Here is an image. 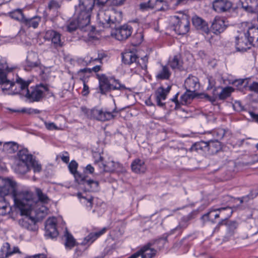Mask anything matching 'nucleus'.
Segmentation results:
<instances>
[{"label":"nucleus","instance_id":"nucleus-1","mask_svg":"<svg viewBox=\"0 0 258 258\" xmlns=\"http://www.w3.org/2000/svg\"><path fill=\"white\" fill-rule=\"evenodd\" d=\"M10 195L13 198L16 207H19L24 211L27 202L31 203L32 192L24 189L17 190V184L15 181L10 178L0 177V196Z\"/></svg>","mask_w":258,"mask_h":258},{"label":"nucleus","instance_id":"nucleus-2","mask_svg":"<svg viewBox=\"0 0 258 258\" xmlns=\"http://www.w3.org/2000/svg\"><path fill=\"white\" fill-rule=\"evenodd\" d=\"M32 202H33L32 201ZM33 202L25 203L27 207L26 209L23 211L19 207H17L21 212L22 215L25 216L19 221V224L23 228L30 231H35L38 229L35 219H42L48 214L49 210L48 208L43 206L39 209H32Z\"/></svg>","mask_w":258,"mask_h":258},{"label":"nucleus","instance_id":"nucleus-3","mask_svg":"<svg viewBox=\"0 0 258 258\" xmlns=\"http://www.w3.org/2000/svg\"><path fill=\"white\" fill-rule=\"evenodd\" d=\"M31 167L34 172H40L42 169L41 165L33 158L27 149L20 150L17 153L15 171L19 174H24L30 170Z\"/></svg>","mask_w":258,"mask_h":258},{"label":"nucleus","instance_id":"nucleus-4","mask_svg":"<svg viewBox=\"0 0 258 258\" xmlns=\"http://www.w3.org/2000/svg\"><path fill=\"white\" fill-rule=\"evenodd\" d=\"M122 13L113 9H100L98 13V22L104 28L110 27L111 24L119 23L122 20Z\"/></svg>","mask_w":258,"mask_h":258},{"label":"nucleus","instance_id":"nucleus-5","mask_svg":"<svg viewBox=\"0 0 258 258\" xmlns=\"http://www.w3.org/2000/svg\"><path fill=\"white\" fill-rule=\"evenodd\" d=\"M95 0H79L76 8L79 15V22L81 25L88 26L90 24V17L95 5Z\"/></svg>","mask_w":258,"mask_h":258},{"label":"nucleus","instance_id":"nucleus-6","mask_svg":"<svg viewBox=\"0 0 258 258\" xmlns=\"http://www.w3.org/2000/svg\"><path fill=\"white\" fill-rule=\"evenodd\" d=\"M248 38L253 43V46H258V27L251 22H244L241 23L239 28Z\"/></svg>","mask_w":258,"mask_h":258},{"label":"nucleus","instance_id":"nucleus-7","mask_svg":"<svg viewBox=\"0 0 258 258\" xmlns=\"http://www.w3.org/2000/svg\"><path fill=\"white\" fill-rule=\"evenodd\" d=\"M25 97L32 102L40 101L44 96V93L48 91L47 85L40 84L31 87L26 90Z\"/></svg>","mask_w":258,"mask_h":258},{"label":"nucleus","instance_id":"nucleus-8","mask_svg":"<svg viewBox=\"0 0 258 258\" xmlns=\"http://www.w3.org/2000/svg\"><path fill=\"white\" fill-rule=\"evenodd\" d=\"M97 158L95 159L94 163L99 168L100 172L120 171L121 170L122 165L118 162L113 161L103 162V157L99 154H97Z\"/></svg>","mask_w":258,"mask_h":258},{"label":"nucleus","instance_id":"nucleus-9","mask_svg":"<svg viewBox=\"0 0 258 258\" xmlns=\"http://www.w3.org/2000/svg\"><path fill=\"white\" fill-rule=\"evenodd\" d=\"M0 85L4 94L13 95L18 94V89L14 88V82L8 80L6 73L0 70Z\"/></svg>","mask_w":258,"mask_h":258},{"label":"nucleus","instance_id":"nucleus-10","mask_svg":"<svg viewBox=\"0 0 258 258\" xmlns=\"http://www.w3.org/2000/svg\"><path fill=\"white\" fill-rule=\"evenodd\" d=\"M89 117L101 121L110 120L114 118V115L111 112L104 111L102 109L93 108L86 111Z\"/></svg>","mask_w":258,"mask_h":258},{"label":"nucleus","instance_id":"nucleus-11","mask_svg":"<svg viewBox=\"0 0 258 258\" xmlns=\"http://www.w3.org/2000/svg\"><path fill=\"white\" fill-rule=\"evenodd\" d=\"M78 166V163L75 160L71 161L68 166L70 171L74 175L76 180L78 182L84 181V183L88 185H90L91 187H98L99 184L98 181L91 179L86 180L84 177L79 174V173L77 172Z\"/></svg>","mask_w":258,"mask_h":258},{"label":"nucleus","instance_id":"nucleus-12","mask_svg":"<svg viewBox=\"0 0 258 258\" xmlns=\"http://www.w3.org/2000/svg\"><path fill=\"white\" fill-rule=\"evenodd\" d=\"M196 150H203L214 154L217 153L221 148V144L217 140L210 141L208 142H201L195 145Z\"/></svg>","mask_w":258,"mask_h":258},{"label":"nucleus","instance_id":"nucleus-13","mask_svg":"<svg viewBox=\"0 0 258 258\" xmlns=\"http://www.w3.org/2000/svg\"><path fill=\"white\" fill-rule=\"evenodd\" d=\"M35 192L37 197L38 201H35L34 200L33 194L32 193V197L31 200L33 201L32 209H39L41 206H44L46 208V205L50 201L47 195L43 192L42 190L38 188H35Z\"/></svg>","mask_w":258,"mask_h":258},{"label":"nucleus","instance_id":"nucleus-14","mask_svg":"<svg viewBox=\"0 0 258 258\" xmlns=\"http://www.w3.org/2000/svg\"><path fill=\"white\" fill-rule=\"evenodd\" d=\"M239 32V35L236 37V49L239 51H245L253 46V43L242 31Z\"/></svg>","mask_w":258,"mask_h":258},{"label":"nucleus","instance_id":"nucleus-15","mask_svg":"<svg viewBox=\"0 0 258 258\" xmlns=\"http://www.w3.org/2000/svg\"><path fill=\"white\" fill-rule=\"evenodd\" d=\"M26 66L30 69L38 67L41 70L42 74H44L45 70L48 69L41 64L38 54L34 52L28 54L26 59Z\"/></svg>","mask_w":258,"mask_h":258},{"label":"nucleus","instance_id":"nucleus-16","mask_svg":"<svg viewBox=\"0 0 258 258\" xmlns=\"http://www.w3.org/2000/svg\"><path fill=\"white\" fill-rule=\"evenodd\" d=\"M132 33V27L127 25H123L116 29L115 31L112 33V35L116 39L122 41L126 39L131 36Z\"/></svg>","mask_w":258,"mask_h":258},{"label":"nucleus","instance_id":"nucleus-17","mask_svg":"<svg viewBox=\"0 0 258 258\" xmlns=\"http://www.w3.org/2000/svg\"><path fill=\"white\" fill-rule=\"evenodd\" d=\"M171 89L170 86H168L166 88H164L161 86L158 88L155 92V98L157 104L160 107H163L165 103L163 102L167 97L168 94Z\"/></svg>","mask_w":258,"mask_h":258},{"label":"nucleus","instance_id":"nucleus-18","mask_svg":"<svg viewBox=\"0 0 258 258\" xmlns=\"http://www.w3.org/2000/svg\"><path fill=\"white\" fill-rule=\"evenodd\" d=\"M232 5L229 0H214L212 3V8L217 13H224L229 11Z\"/></svg>","mask_w":258,"mask_h":258},{"label":"nucleus","instance_id":"nucleus-19","mask_svg":"<svg viewBox=\"0 0 258 258\" xmlns=\"http://www.w3.org/2000/svg\"><path fill=\"white\" fill-rule=\"evenodd\" d=\"M57 220L55 217L48 218L45 222L46 235L50 237L54 238L58 235V231L56 229Z\"/></svg>","mask_w":258,"mask_h":258},{"label":"nucleus","instance_id":"nucleus-20","mask_svg":"<svg viewBox=\"0 0 258 258\" xmlns=\"http://www.w3.org/2000/svg\"><path fill=\"white\" fill-rule=\"evenodd\" d=\"M175 18L178 20L176 24L174 25V30L179 35H184L189 30V22L187 19L182 18L178 20L177 17Z\"/></svg>","mask_w":258,"mask_h":258},{"label":"nucleus","instance_id":"nucleus-21","mask_svg":"<svg viewBox=\"0 0 258 258\" xmlns=\"http://www.w3.org/2000/svg\"><path fill=\"white\" fill-rule=\"evenodd\" d=\"M224 18L220 16H216L212 23L211 29L213 33L218 34L223 32L226 29Z\"/></svg>","mask_w":258,"mask_h":258},{"label":"nucleus","instance_id":"nucleus-22","mask_svg":"<svg viewBox=\"0 0 258 258\" xmlns=\"http://www.w3.org/2000/svg\"><path fill=\"white\" fill-rule=\"evenodd\" d=\"M184 86L187 91L195 92L200 88L199 79L195 76H189L185 81Z\"/></svg>","mask_w":258,"mask_h":258},{"label":"nucleus","instance_id":"nucleus-23","mask_svg":"<svg viewBox=\"0 0 258 258\" xmlns=\"http://www.w3.org/2000/svg\"><path fill=\"white\" fill-rule=\"evenodd\" d=\"M192 22L195 27L202 32L208 34L209 29L207 23L202 18L195 16L192 18Z\"/></svg>","mask_w":258,"mask_h":258},{"label":"nucleus","instance_id":"nucleus-24","mask_svg":"<svg viewBox=\"0 0 258 258\" xmlns=\"http://www.w3.org/2000/svg\"><path fill=\"white\" fill-rule=\"evenodd\" d=\"M133 172L137 174L144 173L147 169L145 161L139 158L135 159L131 164Z\"/></svg>","mask_w":258,"mask_h":258},{"label":"nucleus","instance_id":"nucleus-25","mask_svg":"<svg viewBox=\"0 0 258 258\" xmlns=\"http://www.w3.org/2000/svg\"><path fill=\"white\" fill-rule=\"evenodd\" d=\"M242 8L247 12L255 13L258 11V0H241Z\"/></svg>","mask_w":258,"mask_h":258},{"label":"nucleus","instance_id":"nucleus-26","mask_svg":"<svg viewBox=\"0 0 258 258\" xmlns=\"http://www.w3.org/2000/svg\"><path fill=\"white\" fill-rule=\"evenodd\" d=\"M153 243L150 242L140 249L139 251L142 258H153L156 255L157 251L151 247Z\"/></svg>","mask_w":258,"mask_h":258},{"label":"nucleus","instance_id":"nucleus-27","mask_svg":"<svg viewBox=\"0 0 258 258\" xmlns=\"http://www.w3.org/2000/svg\"><path fill=\"white\" fill-rule=\"evenodd\" d=\"M30 82L26 81L22 78L18 77L15 82H14V88L16 87L18 89V93H21L25 95L27 92L28 86L29 85Z\"/></svg>","mask_w":258,"mask_h":258},{"label":"nucleus","instance_id":"nucleus-28","mask_svg":"<svg viewBox=\"0 0 258 258\" xmlns=\"http://www.w3.org/2000/svg\"><path fill=\"white\" fill-rule=\"evenodd\" d=\"M11 210V207L5 197L0 196V215L5 216L10 213Z\"/></svg>","mask_w":258,"mask_h":258},{"label":"nucleus","instance_id":"nucleus-29","mask_svg":"<svg viewBox=\"0 0 258 258\" xmlns=\"http://www.w3.org/2000/svg\"><path fill=\"white\" fill-rule=\"evenodd\" d=\"M104 55L103 54H98V57L94 58L92 57L87 55L84 57H80L78 58V62L79 63L83 66H87L93 61H101V59L104 57Z\"/></svg>","mask_w":258,"mask_h":258},{"label":"nucleus","instance_id":"nucleus-30","mask_svg":"<svg viewBox=\"0 0 258 258\" xmlns=\"http://www.w3.org/2000/svg\"><path fill=\"white\" fill-rule=\"evenodd\" d=\"M138 57L133 52L127 51L122 53V60L124 63L131 64L137 61Z\"/></svg>","mask_w":258,"mask_h":258},{"label":"nucleus","instance_id":"nucleus-31","mask_svg":"<svg viewBox=\"0 0 258 258\" xmlns=\"http://www.w3.org/2000/svg\"><path fill=\"white\" fill-rule=\"evenodd\" d=\"M1 250L5 254L7 257L14 253L19 252V248L17 247L13 246L12 248L8 242H6L3 244Z\"/></svg>","mask_w":258,"mask_h":258},{"label":"nucleus","instance_id":"nucleus-32","mask_svg":"<svg viewBox=\"0 0 258 258\" xmlns=\"http://www.w3.org/2000/svg\"><path fill=\"white\" fill-rule=\"evenodd\" d=\"M112 78L108 79L104 75L100 76L99 78V84L100 89L102 93L104 92V90H109L110 86V84L112 82Z\"/></svg>","mask_w":258,"mask_h":258},{"label":"nucleus","instance_id":"nucleus-33","mask_svg":"<svg viewBox=\"0 0 258 258\" xmlns=\"http://www.w3.org/2000/svg\"><path fill=\"white\" fill-rule=\"evenodd\" d=\"M171 72L167 66L161 65V69L156 75V78L160 80H168L171 76Z\"/></svg>","mask_w":258,"mask_h":258},{"label":"nucleus","instance_id":"nucleus-34","mask_svg":"<svg viewBox=\"0 0 258 258\" xmlns=\"http://www.w3.org/2000/svg\"><path fill=\"white\" fill-rule=\"evenodd\" d=\"M64 237L65 238L64 245L67 248L71 249L76 244V240L73 235L66 230L64 232Z\"/></svg>","mask_w":258,"mask_h":258},{"label":"nucleus","instance_id":"nucleus-35","mask_svg":"<svg viewBox=\"0 0 258 258\" xmlns=\"http://www.w3.org/2000/svg\"><path fill=\"white\" fill-rule=\"evenodd\" d=\"M79 15H78V20H72L70 23L65 27L66 29V30L69 32H72L75 31L78 27L80 28L81 29L83 28L84 27L86 26L81 25V23L79 22Z\"/></svg>","mask_w":258,"mask_h":258},{"label":"nucleus","instance_id":"nucleus-36","mask_svg":"<svg viewBox=\"0 0 258 258\" xmlns=\"http://www.w3.org/2000/svg\"><path fill=\"white\" fill-rule=\"evenodd\" d=\"M40 20V17L37 16H35L29 19L25 18L23 23L28 27H32L34 28H36L38 27Z\"/></svg>","mask_w":258,"mask_h":258},{"label":"nucleus","instance_id":"nucleus-37","mask_svg":"<svg viewBox=\"0 0 258 258\" xmlns=\"http://www.w3.org/2000/svg\"><path fill=\"white\" fill-rule=\"evenodd\" d=\"M78 198L80 200L81 202L85 204L87 207L90 209L92 208L93 206V198L91 196L87 197L83 195L82 194L79 192L77 194Z\"/></svg>","mask_w":258,"mask_h":258},{"label":"nucleus","instance_id":"nucleus-38","mask_svg":"<svg viewBox=\"0 0 258 258\" xmlns=\"http://www.w3.org/2000/svg\"><path fill=\"white\" fill-rule=\"evenodd\" d=\"M219 213V217H221L224 220H227L232 214L233 210L230 207H223L218 208Z\"/></svg>","mask_w":258,"mask_h":258},{"label":"nucleus","instance_id":"nucleus-39","mask_svg":"<svg viewBox=\"0 0 258 258\" xmlns=\"http://www.w3.org/2000/svg\"><path fill=\"white\" fill-rule=\"evenodd\" d=\"M204 218H207L208 220L214 222V220L219 218V210L217 209L212 208L210 210L203 216Z\"/></svg>","mask_w":258,"mask_h":258},{"label":"nucleus","instance_id":"nucleus-40","mask_svg":"<svg viewBox=\"0 0 258 258\" xmlns=\"http://www.w3.org/2000/svg\"><path fill=\"white\" fill-rule=\"evenodd\" d=\"M10 17L15 20L23 23L25 18L21 10L18 9L10 13Z\"/></svg>","mask_w":258,"mask_h":258},{"label":"nucleus","instance_id":"nucleus-41","mask_svg":"<svg viewBox=\"0 0 258 258\" xmlns=\"http://www.w3.org/2000/svg\"><path fill=\"white\" fill-rule=\"evenodd\" d=\"M234 91V89L231 87H227L223 88L218 96L220 99H224L230 96L231 93Z\"/></svg>","mask_w":258,"mask_h":258},{"label":"nucleus","instance_id":"nucleus-42","mask_svg":"<svg viewBox=\"0 0 258 258\" xmlns=\"http://www.w3.org/2000/svg\"><path fill=\"white\" fill-rule=\"evenodd\" d=\"M109 90H120L125 89V87L123 85L120 84L118 80L112 78Z\"/></svg>","mask_w":258,"mask_h":258},{"label":"nucleus","instance_id":"nucleus-43","mask_svg":"<svg viewBox=\"0 0 258 258\" xmlns=\"http://www.w3.org/2000/svg\"><path fill=\"white\" fill-rule=\"evenodd\" d=\"M4 149L9 153L15 152L18 148L17 145L14 142L6 143L4 145Z\"/></svg>","mask_w":258,"mask_h":258},{"label":"nucleus","instance_id":"nucleus-44","mask_svg":"<svg viewBox=\"0 0 258 258\" xmlns=\"http://www.w3.org/2000/svg\"><path fill=\"white\" fill-rule=\"evenodd\" d=\"M151 10L156 9L159 10V7L163 0H149L147 2Z\"/></svg>","mask_w":258,"mask_h":258},{"label":"nucleus","instance_id":"nucleus-45","mask_svg":"<svg viewBox=\"0 0 258 258\" xmlns=\"http://www.w3.org/2000/svg\"><path fill=\"white\" fill-rule=\"evenodd\" d=\"M168 64L172 69L178 68L179 67V60L177 56H175L173 58L169 60Z\"/></svg>","mask_w":258,"mask_h":258},{"label":"nucleus","instance_id":"nucleus-46","mask_svg":"<svg viewBox=\"0 0 258 258\" xmlns=\"http://www.w3.org/2000/svg\"><path fill=\"white\" fill-rule=\"evenodd\" d=\"M57 33L58 32L52 30H47L45 32L44 38L46 40L52 41Z\"/></svg>","mask_w":258,"mask_h":258},{"label":"nucleus","instance_id":"nucleus-47","mask_svg":"<svg viewBox=\"0 0 258 258\" xmlns=\"http://www.w3.org/2000/svg\"><path fill=\"white\" fill-rule=\"evenodd\" d=\"M225 134V131L223 128H218L214 132V135L217 138V140L223 139Z\"/></svg>","mask_w":258,"mask_h":258},{"label":"nucleus","instance_id":"nucleus-48","mask_svg":"<svg viewBox=\"0 0 258 258\" xmlns=\"http://www.w3.org/2000/svg\"><path fill=\"white\" fill-rule=\"evenodd\" d=\"M95 236H96L94 235V233H91L85 238L83 243L84 244H87L88 243H92L96 239Z\"/></svg>","mask_w":258,"mask_h":258},{"label":"nucleus","instance_id":"nucleus-49","mask_svg":"<svg viewBox=\"0 0 258 258\" xmlns=\"http://www.w3.org/2000/svg\"><path fill=\"white\" fill-rule=\"evenodd\" d=\"M60 37V34L58 33L56 35H55V37H54V38H53V40L51 41L52 43H53L56 46H62Z\"/></svg>","mask_w":258,"mask_h":258},{"label":"nucleus","instance_id":"nucleus-50","mask_svg":"<svg viewBox=\"0 0 258 258\" xmlns=\"http://www.w3.org/2000/svg\"><path fill=\"white\" fill-rule=\"evenodd\" d=\"M46 128L49 130H57L59 128L53 122H45Z\"/></svg>","mask_w":258,"mask_h":258},{"label":"nucleus","instance_id":"nucleus-51","mask_svg":"<svg viewBox=\"0 0 258 258\" xmlns=\"http://www.w3.org/2000/svg\"><path fill=\"white\" fill-rule=\"evenodd\" d=\"M81 80L83 83V89L82 91V93L84 96H86L89 93V88L88 85H87L86 83V81L84 79H81Z\"/></svg>","mask_w":258,"mask_h":258},{"label":"nucleus","instance_id":"nucleus-52","mask_svg":"<svg viewBox=\"0 0 258 258\" xmlns=\"http://www.w3.org/2000/svg\"><path fill=\"white\" fill-rule=\"evenodd\" d=\"M148 62V58L146 56L142 57L140 60H138V63L141 66L142 68H146L147 67V63Z\"/></svg>","mask_w":258,"mask_h":258},{"label":"nucleus","instance_id":"nucleus-53","mask_svg":"<svg viewBox=\"0 0 258 258\" xmlns=\"http://www.w3.org/2000/svg\"><path fill=\"white\" fill-rule=\"evenodd\" d=\"M139 7L140 10H141L143 11L151 10L148 2L142 3L140 4L139 5Z\"/></svg>","mask_w":258,"mask_h":258},{"label":"nucleus","instance_id":"nucleus-54","mask_svg":"<svg viewBox=\"0 0 258 258\" xmlns=\"http://www.w3.org/2000/svg\"><path fill=\"white\" fill-rule=\"evenodd\" d=\"M249 88L250 90L258 93V83L253 82Z\"/></svg>","mask_w":258,"mask_h":258},{"label":"nucleus","instance_id":"nucleus-55","mask_svg":"<svg viewBox=\"0 0 258 258\" xmlns=\"http://www.w3.org/2000/svg\"><path fill=\"white\" fill-rule=\"evenodd\" d=\"M59 7L58 3L54 1H51L50 2L48 5V8L49 9H57Z\"/></svg>","mask_w":258,"mask_h":258},{"label":"nucleus","instance_id":"nucleus-56","mask_svg":"<svg viewBox=\"0 0 258 258\" xmlns=\"http://www.w3.org/2000/svg\"><path fill=\"white\" fill-rule=\"evenodd\" d=\"M84 171L86 173L93 174L94 171V168L91 164H88L85 167Z\"/></svg>","mask_w":258,"mask_h":258},{"label":"nucleus","instance_id":"nucleus-57","mask_svg":"<svg viewBox=\"0 0 258 258\" xmlns=\"http://www.w3.org/2000/svg\"><path fill=\"white\" fill-rule=\"evenodd\" d=\"M106 230H107L106 228L104 227V228H102L99 231L94 233V235L96 236L95 237H96V239L98 238L99 237H100L102 234H103L104 233H105V232L106 231Z\"/></svg>","mask_w":258,"mask_h":258},{"label":"nucleus","instance_id":"nucleus-58","mask_svg":"<svg viewBox=\"0 0 258 258\" xmlns=\"http://www.w3.org/2000/svg\"><path fill=\"white\" fill-rule=\"evenodd\" d=\"M106 230H107L106 228L104 227V228H102L99 231L94 233V235L96 236L95 237H96V239L98 238L99 237H100L102 234H103L104 233H105V232L106 231Z\"/></svg>","mask_w":258,"mask_h":258},{"label":"nucleus","instance_id":"nucleus-59","mask_svg":"<svg viewBox=\"0 0 258 258\" xmlns=\"http://www.w3.org/2000/svg\"><path fill=\"white\" fill-rule=\"evenodd\" d=\"M112 5L115 6H119L122 5L124 0H110Z\"/></svg>","mask_w":258,"mask_h":258},{"label":"nucleus","instance_id":"nucleus-60","mask_svg":"<svg viewBox=\"0 0 258 258\" xmlns=\"http://www.w3.org/2000/svg\"><path fill=\"white\" fill-rule=\"evenodd\" d=\"M249 114L251 117L256 122L258 123V114H255L253 112H249Z\"/></svg>","mask_w":258,"mask_h":258},{"label":"nucleus","instance_id":"nucleus-61","mask_svg":"<svg viewBox=\"0 0 258 258\" xmlns=\"http://www.w3.org/2000/svg\"><path fill=\"white\" fill-rule=\"evenodd\" d=\"M109 0H97V6L100 7L104 6Z\"/></svg>","mask_w":258,"mask_h":258},{"label":"nucleus","instance_id":"nucleus-62","mask_svg":"<svg viewBox=\"0 0 258 258\" xmlns=\"http://www.w3.org/2000/svg\"><path fill=\"white\" fill-rule=\"evenodd\" d=\"M91 72H92L91 69H89V68H85V69H81L79 71V73L80 74H81V73H88V74H90Z\"/></svg>","mask_w":258,"mask_h":258},{"label":"nucleus","instance_id":"nucleus-63","mask_svg":"<svg viewBox=\"0 0 258 258\" xmlns=\"http://www.w3.org/2000/svg\"><path fill=\"white\" fill-rule=\"evenodd\" d=\"M61 160L65 163H68L69 161V157L68 156H62Z\"/></svg>","mask_w":258,"mask_h":258},{"label":"nucleus","instance_id":"nucleus-64","mask_svg":"<svg viewBox=\"0 0 258 258\" xmlns=\"http://www.w3.org/2000/svg\"><path fill=\"white\" fill-rule=\"evenodd\" d=\"M32 258H47L44 254H39L33 255Z\"/></svg>","mask_w":258,"mask_h":258}]
</instances>
